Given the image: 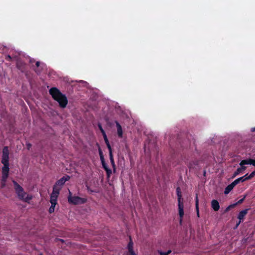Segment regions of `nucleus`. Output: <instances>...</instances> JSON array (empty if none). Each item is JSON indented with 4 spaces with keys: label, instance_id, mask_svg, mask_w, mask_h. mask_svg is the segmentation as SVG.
Returning a JSON list of instances; mask_svg holds the SVG:
<instances>
[{
    "label": "nucleus",
    "instance_id": "4468645a",
    "mask_svg": "<svg viewBox=\"0 0 255 255\" xmlns=\"http://www.w3.org/2000/svg\"><path fill=\"white\" fill-rule=\"evenodd\" d=\"M236 185L234 184L233 182L228 185L225 188L224 191L225 194H228L234 188Z\"/></svg>",
    "mask_w": 255,
    "mask_h": 255
},
{
    "label": "nucleus",
    "instance_id": "58836bf2",
    "mask_svg": "<svg viewBox=\"0 0 255 255\" xmlns=\"http://www.w3.org/2000/svg\"><path fill=\"white\" fill-rule=\"evenodd\" d=\"M251 131L252 132L255 131V127L252 128Z\"/></svg>",
    "mask_w": 255,
    "mask_h": 255
},
{
    "label": "nucleus",
    "instance_id": "cd10ccee",
    "mask_svg": "<svg viewBox=\"0 0 255 255\" xmlns=\"http://www.w3.org/2000/svg\"><path fill=\"white\" fill-rule=\"evenodd\" d=\"M98 127L100 130L101 131V132H103V131H104L101 124L99 123L98 125Z\"/></svg>",
    "mask_w": 255,
    "mask_h": 255
},
{
    "label": "nucleus",
    "instance_id": "c756f323",
    "mask_svg": "<svg viewBox=\"0 0 255 255\" xmlns=\"http://www.w3.org/2000/svg\"><path fill=\"white\" fill-rule=\"evenodd\" d=\"M255 176V170L253 171L251 174H250V178H253Z\"/></svg>",
    "mask_w": 255,
    "mask_h": 255
},
{
    "label": "nucleus",
    "instance_id": "bb28decb",
    "mask_svg": "<svg viewBox=\"0 0 255 255\" xmlns=\"http://www.w3.org/2000/svg\"><path fill=\"white\" fill-rule=\"evenodd\" d=\"M54 210H55V207L50 206L49 209L48 211H49V213L51 214L54 212Z\"/></svg>",
    "mask_w": 255,
    "mask_h": 255
},
{
    "label": "nucleus",
    "instance_id": "39448f33",
    "mask_svg": "<svg viewBox=\"0 0 255 255\" xmlns=\"http://www.w3.org/2000/svg\"><path fill=\"white\" fill-rule=\"evenodd\" d=\"M69 179L70 176L66 175L58 180L53 185V187H55L56 189H59V191H60L62 186L65 184L66 181H68Z\"/></svg>",
    "mask_w": 255,
    "mask_h": 255
},
{
    "label": "nucleus",
    "instance_id": "e433bc0d",
    "mask_svg": "<svg viewBox=\"0 0 255 255\" xmlns=\"http://www.w3.org/2000/svg\"><path fill=\"white\" fill-rule=\"evenodd\" d=\"M6 182H1V187L3 188L5 186Z\"/></svg>",
    "mask_w": 255,
    "mask_h": 255
},
{
    "label": "nucleus",
    "instance_id": "a211bd4d",
    "mask_svg": "<svg viewBox=\"0 0 255 255\" xmlns=\"http://www.w3.org/2000/svg\"><path fill=\"white\" fill-rule=\"evenodd\" d=\"M97 145L98 146V151H99L100 160L105 159L104 156V155L103 153V151H102V149H101L100 145H99V144L98 143H97Z\"/></svg>",
    "mask_w": 255,
    "mask_h": 255
},
{
    "label": "nucleus",
    "instance_id": "412c9836",
    "mask_svg": "<svg viewBox=\"0 0 255 255\" xmlns=\"http://www.w3.org/2000/svg\"><path fill=\"white\" fill-rule=\"evenodd\" d=\"M158 252L160 255H168L171 253V250H169L167 252L158 251Z\"/></svg>",
    "mask_w": 255,
    "mask_h": 255
},
{
    "label": "nucleus",
    "instance_id": "7c9ffc66",
    "mask_svg": "<svg viewBox=\"0 0 255 255\" xmlns=\"http://www.w3.org/2000/svg\"><path fill=\"white\" fill-rule=\"evenodd\" d=\"M26 147L28 150H29L30 148L31 147V144L30 143H26Z\"/></svg>",
    "mask_w": 255,
    "mask_h": 255
},
{
    "label": "nucleus",
    "instance_id": "f704fd0d",
    "mask_svg": "<svg viewBox=\"0 0 255 255\" xmlns=\"http://www.w3.org/2000/svg\"><path fill=\"white\" fill-rule=\"evenodd\" d=\"M236 205H237V204H233L230 205V206H229V207H230V208H231L234 207Z\"/></svg>",
    "mask_w": 255,
    "mask_h": 255
},
{
    "label": "nucleus",
    "instance_id": "7ed1b4c3",
    "mask_svg": "<svg viewBox=\"0 0 255 255\" xmlns=\"http://www.w3.org/2000/svg\"><path fill=\"white\" fill-rule=\"evenodd\" d=\"M67 199L69 204L75 205L84 204L87 201L86 198H81L77 196H73L70 190H69V194Z\"/></svg>",
    "mask_w": 255,
    "mask_h": 255
},
{
    "label": "nucleus",
    "instance_id": "4be33fe9",
    "mask_svg": "<svg viewBox=\"0 0 255 255\" xmlns=\"http://www.w3.org/2000/svg\"><path fill=\"white\" fill-rule=\"evenodd\" d=\"M101 163L102 165V167L105 170H106L107 169L109 168V167H108V166L105 162V159L102 160H101Z\"/></svg>",
    "mask_w": 255,
    "mask_h": 255
},
{
    "label": "nucleus",
    "instance_id": "6e6552de",
    "mask_svg": "<svg viewBox=\"0 0 255 255\" xmlns=\"http://www.w3.org/2000/svg\"><path fill=\"white\" fill-rule=\"evenodd\" d=\"M248 210L249 209H246L240 212L238 216V218L240 220V221L239 223L237 224V227L239 225L241 222V221L244 219L245 216L247 214Z\"/></svg>",
    "mask_w": 255,
    "mask_h": 255
},
{
    "label": "nucleus",
    "instance_id": "20e7f679",
    "mask_svg": "<svg viewBox=\"0 0 255 255\" xmlns=\"http://www.w3.org/2000/svg\"><path fill=\"white\" fill-rule=\"evenodd\" d=\"M176 192L178 198L179 215L180 218V223L182 222V218L184 215V203L182 199V192L179 187L176 188Z\"/></svg>",
    "mask_w": 255,
    "mask_h": 255
},
{
    "label": "nucleus",
    "instance_id": "f03ea898",
    "mask_svg": "<svg viewBox=\"0 0 255 255\" xmlns=\"http://www.w3.org/2000/svg\"><path fill=\"white\" fill-rule=\"evenodd\" d=\"M12 183L14 185V190L19 199L25 202L29 203V201L32 198V196L25 192L23 188L15 180H12Z\"/></svg>",
    "mask_w": 255,
    "mask_h": 255
},
{
    "label": "nucleus",
    "instance_id": "f3484780",
    "mask_svg": "<svg viewBox=\"0 0 255 255\" xmlns=\"http://www.w3.org/2000/svg\"><path fill=\"white\" fill-rule=\"evenodd\" d=\"M195 206H196V210L197 211V216L198 217H199V199H198L197 194H196V199H195Z\"/></svg>",
    "mask_w": 255,
    "mask_h": 255
},
{
    "label": "nucleus",
    "instance_id": "c85d7f7f",
    "mask_svg": "<svg viewBox=\"0 0 255 255\" xmlns=\"http://www.w3.org/2000/svg\"><path fill=\"white\" fill-rule=\"evenodd\" d=\"M50 202L51 203V206L55 207V206L57 204V202L50 201Z\"/></svg>",
    "mask_w": 255,
    "mask_h": 255
},
{
    "label": "nucleus",
    "instance_id": "2f4dec72",
    "mask_svg": "<svg viewBox=\"0 0 255 255\" xmlns=\"http://www.w3.org/2000/svg\"><path fill=\"white\" fill-rule=\"evenodd\" d=\"M101 133L102 134V135H103L104 138H105V137H107L105 130L103 131V132H101Z\"/></svg>",
    "mask_w": 255,
    "mask_h": 255
},
{
    "label": "nucleus",
    "instance_id": "9b49d317",
    "mask_svg": "<svg viewBox=\"0 0 255 255\" xmlns=\"http://www.w3.org/2000/svg\"><path fill=\"white\" fill-rule=\"evenodd\" d=\"M115 124L117 128L118 135L119 137H122L123 134L122 128L120 123L117 121H115Z\"/></svg>",
    "mask_w": 255,
    "mask_h": 255
},
{
    "label": "nucleus",
    "instance_id": "72a5a7b5",
    "mask_svg": "<svg viewBox=\"0 0 255 255\" xmlns=\"http://www.w3.org/2000/svg\"><path fill=\"white\" fill-rule=\"evenodd\" d=\"M86 187H87V190H88L89 192H91V193H92V192H94V191H93V190H91V189H90V187H89L88 186H87H87H86Z\"/></svg>",
    "mask_w": 255,
    "mask_h": 255
},
{
    "label": "nucleus",
    "instance_id": "dca6fc26",
    "mask_svg": "<svg viewBox=\"0 0 255 255\" xmlns=\"http://www.w3.org/2000/svg\"><path fill=\"white\" fill-rule=\"evenodd\" d=\"M109 151V156H110V160L112 164V167H113L114 169L115 170L116 169V165L115 163L113 155L112 153V150Z\"/></svg>",
    "mask_w": 255,
    "mask_h": 255
},
{
    "label": "nucleus",
    "instance_id": "473e14b6",
    "mask_svg": "<svg viewBox=\"0 0 255 255\" xmlns=\"http://www.w3.org/2000/svg\"><path fill=\"white\" fill-rule=\"evenodd\" d=\"M127 255H137L134 253V252H132L131 253L128 252V253L127 254Z\"/></svg>",
    "mask_w": 255,
    "mask_h": 255
},
{
    "label": "nucleus",
    "instance_id": "6ab92c4d",
    "mask_svg": "<svg viewBox=\"0 0 255 255\" xmlns=\"http://www.w3.org/2000/svg\"><path fill=\"white\" fill-rule=\"evenodd\" d=\"M244 179H243V177L242 176L241 177H240V178L236 179L233 182L234 184H235V185H237L238 184H239L241 182H244Z\"/></svg>",
    "mask_w": 255,
    "mask_h": 255
},
{
    "label": "nucleus",
    "instance_id": "5701e85b",
    "mask_svg": "<svg viewBox=\"0 0 255 255\" xmlns=\"http://www.w3.org/2000/svg\"><path fill=\"white\" fill-rule=\"evenodd\" d=\"M8 175H5V174H2L1 176V182H6V180L8 178Z\"/></svg>",
    "mask_w": 255,
    "mask_h": 255
},
{
    "label": "nucleus",
    "instance_id": "1a4fd4ad",
    "mask_svg": "<svg viewBox=\"0 0 255 255\" xmlns=\"http://www.w3.org/2000/svg\"><path fill=\"white\" fill-rule=\"evenodd\" d=\"M246 164H252L255 166V160L251 158L244 159L240 163V165H245Z\"/></svg>",
    "mask_w": 255,
    "mask_h": 255
},
{
    "label": "nucleus",
    "instance_id": "a878e982",
    "mask_svg": "<svg viewBox=\"0 0 255 255\" xmlns=\"http://www.w3.org/2000/svg\"><path fill=\"white\" fill-rule=\"evenodd\" d=\"M246 197V196H245L242 199L239 200L236 204H237V205L242 204L245 200Z\"/></svg>",
    "mask_w": 255,
    "mask_h": 255
},
{
    "label": "nucleus",
    "instance_id": "ddd939ff",
    "mask_svg": "<svg viewBox=\"0 0 255 255\" xmlns=\"http://www.w3.org/2000/svg\"><path fill=\"white\" fill-rule=\"evenodd\" d=\"M241 167L238 168L236 171L234 173L232 178H234L238 175L241 172L243 171H244L246 169L247 167L244 165H241Z\"/></svg>",
    "mask_w": 255,
    "mask_h": 255
},
{
    "label": "nucleus",
    "instance_id": "b1692460",
    "mask_svg": "<svg viewBox=\"0 0 255 255\" xmlns=\"http://www.w3.org/2000/svg\"><path fill=\"white\" fill-rule=\"evenodd\" d=\"M105 171H106L107 178H110V177L112 174V170L109 168Z\"/></svg>",
    "mask_w": 255,
    "mask_h": 255
},
{
    "label": "nucleus",
    "instance_id": "2eb2a0df",
    "mask_svg": "<svg viewBox=\"0 0 255 255\" xmlns=\"http://www.w3.org/2000/svg\"><path fill=\"white\" fill-rule=\"evenodd\" d=\"M128 252H134L133 251V243L132 241L131 238L129 237V242L128 245Z\"/></svg>",
    "mask_w": 255,
    "mask_h": 255
},
{
    "label": "nucleus",
    "instance_id": "f257e3e1",
    "mask_svg": "<svg viewBox=\"0 0 255 255\" xmlns=\"http://www.w3.org/2000/svg\"><path fill=\"white\" fill-rule=\"evenodd\" d=\"M49 92L52 98L58 103L60 108H65L66 107L68 104L67 98L57 88H51Z\"/></svg>",
    "mask_w": 255,
    "mask_h": 255
},
{
    "label": "nucleus",
    "instance_id": "ea45409f",
    "mask_svg": "<svg viewBox=\"0 0 255 255\" xmlns=\"http://www.w3.org/2000/svg\"><path fill=\"white\" fill-rule=\"evenodd\" d=\"M39 255H42V254H40Z\"/></svg>",
    "mask_w": 255,
    "mask_h": 255
},
{
    "label": "nucleus",
    "instance_id": "0eeeda50",
    "mask_svg": "<svg viewBox=\"0 0 255 255\" xmlns=\"http://www.w3.org/2000/svg\"><path fill=\"white\" fill-rule=\"evenodd\" d=\"M59 192V189H56L55 187H53V191L50 195V201L57 202Z\"/></svg>",
    "mask_w": 255,
    "mask_h": 255
},
{
    "label": "nucleus",
    "instance_id": "423d86ee",
    "mask_svg": "<svg viewBox=\"0 0 255 255\" xmlns=\"http://www.w3.org/2000/svg\"><path fill=\"white\" fill-rule=\"evenodd\" d=\"M1 162L2 164L9 163V150L7 146H4L2 149Z\"/></svg>",
    "mask_w": 255,
    "mask_h": 255
},
{
    "label": "nucleus",
    "instance_id": "9d476101",
    "mask_svg": "<svg viewBox=\"0 0 255 255\" xmlns=\"http://www.w3.org/2000/svg\"><path fill=\"white\" fill-rule=\"evenodd\" d=\"M211 207L215 211H218L220 209L219 202L216 200H213L211 202Z\"/></svg>",
    "mask_w": 255,
    "mask_h": 255
},
{
    "label": "nucleus",
    "instance_id": "393cba45",
    "mask_svg": "<svg viewBox=\"0 0 255 255\" xmlns=\"http://www.w3.org/2000/svg\"><path fill=\"white\" fill-rule=\"evenodd\" d=\"M249 177H250V174L249 175H248V174H246L245 175L243 176V179H244V181L248 180H250L252 179V178H250Z\"/></svg>",
    "mask_w": 255,
    "mask_h": 255
},
{
    "label": "nucleus",
    "instance_id": "c9c22d12",
    "mask_svg": "<svg viewBox=\"0 0 255 255\" xmlns=\"http://www.w3.org/2000/svg\"><path fill=\"white\" fill-rule=\"evenodd\" d=\"M35 65L37 67H39V66L40 65V62L39 61H37L35 63Z\"/></svg>",
    "mask_w": 255,
    "mask_h": 255
},
{
    "label": "nucleus",
    "instance_id": "aec40b11",
    "mask_svg": "<svg viewBox=\"0 0 255 255\" xmlns=\"http://www.w3.org/2000/svg\"><path fill=\"white\" fill-rule=\"evenodd\" d=\"M104 139L105 142V143L106 144V145H107V147H108V148L109 149V151L112 150V147H111V145H110V143L109 142V140H108V139L107 137H105V138H104Z\"/></svg>",
    "mask_w": 255,
    "mask_h": 255
},
{
    "label": "nucleus",
    "instance_id": "4c0bfd02",
    "mask_svg": "<svg viewBox=\"0 0 255 255\" xmlns=\"http://www.w3.org/2000/svg\"><path fill=\"white\" fill-rule=\"evenodd\" d=\"M230 207H228L226 209V211H228L230 209Z\"/></svg>",
    "mask_w": 255,
    "mask_h": 255
},
{
    "label": "nucleus",
    "instance_id": "f8f14e48",
    "mask_svg": "<svg viewBox=\"0 0 255 255\" xmlns=\"http://www.w3.org/2000/svg\"><path fill=\"white\" fill-rule=\"evenodd\" d=\"M3 166L2 167V174L8 175L9 168L8 163H2Z\"/></svg>",
    "mask_w": 255,
    "mask_h": 255
}]
</instances>
